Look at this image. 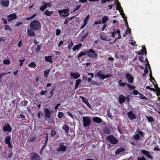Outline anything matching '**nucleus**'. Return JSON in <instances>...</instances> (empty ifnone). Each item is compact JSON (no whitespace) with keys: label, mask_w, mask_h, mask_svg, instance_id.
<instances>
[{"label":"nucleus","mask_w":160,"mask_h":160,"mask_svg":"<svg viewBox=\"0 0 160 160\" xmlns=\"http://www.w3.org/2000/svg\"><path fill=\"white\" fill-rule=\"evenodd\" d=\"M142 153L146 155L149 158L152 159V157L150 155V152L145 150H142L141 151Z\"/></svg>","instance_id":"obj_18"},{"label":"nucleus","mask_w":160,"mask_h":160,"mask_svg":"<svg viewBox=\"0 0 160 160\" xmlns=\"http://www.w3.org/2000/svg\"><path fill=\"white\" fill-rule=\"evenodd\" d=\"M10 152V151L8 150H6L5 151V154L6 156H7L8 158H11L13 156V154L12 153L10 152L9 155H8V154H9V153Z\"/></svg>","instance_id":"obj_26"},{"label":"nucleus","mask_w":160,"mask_h":160,"mask_svg":"<svg viewBox=\"0 0 160 160\" xmlns=\"http://www.w3.org/2000/svg\"><path fill=\"white\" fill-rule=\"evenodd\" d=\"M100 38L101 39L103 40H107V37H106V35L103 33L101 34Z\"/></svg>","instance_id":"obj_31"},{"label":"nucleus","mask_w":160,"mask_h":160,"mask_svg":"<svg viewBox=\"0 0 160 160\" xmlns=\"http://www.w3.org/2000/svg\"><path fill=\"white\" fill-rule=\"evenodd\" d=\"M118 99L119 103H122L125 101V97L122 95L120 96Z\"/></svg>","instance_id":"obj_23"},{"label":"nucleus","mask_w":160,"mask_h":160,"mask_svg":"<svg viewBox=\"0 0 160 160\" xmlns=\"http://www.w3.org/2000/svg\"><path fill=\"white\" fill-rule=\"evenodd\" d=\"M31 160H41V158L39 154L35 153L32 152L30 156Z\"/></svg>","instance_id":"obj_9"},{"label":"nucleus","mask_w":160,"mask_h":160,"mask_svg":"<svg viewBox=\"0 0 160 160\" xmlns=\"http://www.w3.org/2000/svg\"><path fill=\"white\" fill-rule=\"evenodd\" d=\"M108 116L109 118H112V114H111L109 112H108Z\"/></svg>","instance_id":"obj_61"},{"label":"nucleus","mask_w":160,"mask_h":160,"mask_svg":"<svg viewBox=\"0 0 160 160\" xmlns=\"http://www.w3.org/2000/svg\"><path fill=\"white\" fill-rule=\"evenodd\" d=\"M108 20V18L107 16L103 17L102 18V22L104 24Z\"/></svg>","instance_id":"obj_36"},{"label":"nucleus","mask_w":160,"mask_h":160,"mask_svg":"<svg viewBox=\"0 0 160 160\" xmlns=\"http://www.w3.org/2000/svg\"><path fill=\"white\" fill-rule=\"evenodd\" d=\"M138 133H136L133 137L135 140L138 141L139 140L140 137H143L144 133L141 131L140 129H138L137 131Z\"/></svg>","instance_id":"obj_7"},{"label":"nucleus","mask_w":160,"mask_h":160,"mask_svg":"<svg viewBox=\"0 0 160 160\" xmlns=\"http://www.w3.org/2000/svg\"><path fill=\"white\" fill-rule=\"evenodd\" d=\"M36 15V14H34L31 17H28L26 18V20H29L33 18Z\"/></svg>","instance_id":"obj_50"},{"label":"nucleus","mask_w":160,"mask_h":160,"mask_svg":"<svg viewBox=\"0 0 160 160\" xmlns=\"http://www.w3.org/2000/svg\"><path fill=\"white\" fill-rule=\"evenodd\" d=\"M86 55V53L85 52H82L80 53L78 55V57H81L83 55Z\"/></svg>","instance_id":"obj_53"},{"label":"nucleus","mask_w":160,"mask_h":160,"mask_svg":"<svg viewBox=\"0 0 160 160\" xmlns=\"http://www.w3.org/2000/svg\"><path fill=\"white\" fill-rule=\"evenodd\" d=\"M138 160H146L144 157H142L141 158H138Z\"/></svg>","instance_id":"obj_60"},{"label":"nucleus","mask_w":160,"mask_h":160,"mask_svg":"<svg viewBox=\"0 0 160 160\" xmlns=\"http://www.w3.org/2000/svg\"><path fill=\"white\" fill-rule=\"evenodd\" d=\"M41 47V45H38L37 46V47L36 49V52H38L39 50H40Z\"/></svg>","instance_id":"obj_46"},{"label":"nucleus","mask_w":160,"mask_h":160,"mask_svg":"<svg viewBox=\"0 0 160 160\" xmlns=\"http://www.w3.org/2000/svg\"><path fill=\"white\" fill-rule=\"evenodd\" d=\"M103 132L106 134H108L111 133V131L108 127H105L103 129Z\"/></svg>","instance_id":"obj_27"},{"label":"nucleus","mask_w":160,"mask_h":160,"mask_svg":"<svg viewBox=\"0 0 160 160\" xmlns=\"http://www.w3.org/2000/svg\"><path fill=\"white\" fill-rule=\"evenodd\" d=\"M116 32H117V33H118V37L116 39L115 41L118 39L120 38L121 37V36L120 33V31L119 30H118L116 31Z\"/></svg>","instance_id":"obj_44"},{"label":"nucleus","mask_w":160,"mask_h":160,"mask_svg":"<svg viewBox=\"0 0 160 160\" xmlns=\"http://www.w3.org/2000/svg\"><path fill=\"white\" fill-rule=\"evenodd\" d=\"M73 44L72 42V41H71L69 43H68V48L69 49L71 48L73 46Z\"/></svg>","instance_id":"obj_48"},{"label":"nucleus","mask_w":160,"mask_h":160,"mask_svg":"<svg viewBox=\"0 0 160 160\" xmlns=\"http://www.w3.org/2000/svg\"><path fill=\"white\" fill-rule=\"evenodd\" d=\"M19 61L20 62V66H21L23 64L22 62H24L25 60H19Z\"/></svg>","instance_id":"obj_58"},{"label":"nucleus","mask_w":160,"mask_h":160,"mask_svg":"<svg viewBox=\"0 0 160 160\" xmlns=\"http://www.w3.org/2000/svg\"><path fill=\"white\" fill-rule=\"evenodd\" d=\"M85 104L88 108H91V105L89 103L88 101L86 102Z\"/></svg>","instance_id":"obj_64"},{"label":"nucleus","mask_w":160,"mask_h":160,"mask_svg":"<svg viewBox=\"0 0 160 160\" xmlns=\"http://www.w3.org/2000/svg\"><path fill=\"white\" fill-rule=\"evenodd\" d=\"M110 33H112L111 36L112 38H114L115 37V34L116 33H117V32H116V31H115V30H114L113 32L112 31L110 32Z\"/></svg>","instance_id":"obj_49"},{"label":"nucleus","mask_w":160,"mask_h":160,"mask_svg":"<svg viewBox=\"0 0 160 160\" xmlns=\"http://www.w3.org/2000/svg\"><path fill=\"white\" fill-rule=\"evenodd\" d=\"M62 129L64 130L66 132L68 133L69 132V128L66 125H64L62 127Z\"/></svg>","instance_id":"obj_30"},{"label":"nucleus","mask_w":160,"mask_h":160,"mask_svg":"<svg viewBox=\"0 0 160 160\" xmlns=\"http://www.w3.org/2000/svg\"><path fill=\"white\" fill-rule=\"evenodd\" d=\"M87 55L92 58H94L97 57V55L95 53L94 51L92 49H89L86 52Z\"/></svg>","instance_id":"obj_8"},{"label":"nucleus","mask_w":160,"mask_h":160,"mask_svg":"<svg viewBox=\"0 0 160 160\" xmlns=\"http://www.w3.org/2000/svg\"><path fill=\"white\" fill-rule=\"evenodd\" d=\"M126 78L129 83H132L133 82L134 77L130 73H128L126 75Z\"/></svg>","instance_id":"obj_13"},{"label":"nucleus","mask_w":160,"mask_h":160,"mask_svg":"<svg viewBox=\"0 0 160 160\" xmlns=\"http://www.w3.org/2000/svg\"><path fill=\"white\" fill-rule=\"evenodd\" d=\"M63 115L64 114L63 112H59L58 113V117L59 118H61L63 116Z\"/></svg>","instance_id":"obj_43"},{"label":"nucleus","mask_w":160,"mask_h":160,"mask_svg":"<svg viewBox=\"0 0 160 160\" xmlns=\"http://www.w3.org/2000/svg\"><path fill=\"white\" fill-rule=\"evenodd\" d=\"M82 121L84 127L88 126L91 124V119L90 117L84 116L82 118Z\"/></svg>","instance_id":"obj_3"},{"label":"nucleus","mask_w":160,"mask_h":160,"mask_svg":"<svg viewBox=\"0 0 160 160\" xmlns=\"http://www.w3.org/2000/svg\"><path fill=\"white\" fill-rule=\"evenodd\" d=\"M111 75L110 74H108L107 75H104L102 73V71L99 70L96 74H95V78L98 77L103 80L104 79L110 77Z\"/></svg>","instance_id":"obj_2"},{"label":"nucleus","mask_w":160,"mask_h":160,"mask_svg":"<svg viewBox=\"0 0 160 160\" xmlns=\"http://www.w3.org/2000/svg\"><path fill=\"white\" fill-rule=\"evenodd\" d=\"M106 140L112 144H115L118 143V140L113 135H110L106 138Z\"/></svg>","instance_id":"obj_6"},{"label":"nucleus","mask_w":160,"mask_h":160,"mask_svg":"<svg viewBox=\"0 0 160 160\" xmlns=\"http://www.w3.org/2000/svg\"><path fill=\"white\" fill-rule=\"evenodd\" d=\"M3 62L4 64L7 65L9 64L10 63V61L8 59L4 60Z\"/></svg>","instance_id":"obj_41"},{"label":"nucleus","mask_w":160,"mask_h":160,"mask_svg":"<svg viewBox=\"0 0 160 160\" xmlns=\"http://www.w3.org/2000/svg\"><path fill=\"white\" fill-rule=\"evenodd\" d=\"M69 11L68 9H66L63 10H59L58 12L61 17L65 18L69 15Z\"/></svg>","instance_id":"obj_5"},{"label":"nucleus","mask_w":160,"mask_h":160,"mask_svg":"<svg viewBox=\"0 0 160 160\" xmlns=\"http://www.w3.org/2000/svg\"><path fill=\"white\" fill-rule=\"evenodd\" d=\"M90 18V15H88L84 20V23L87 24L88 22L89 21V20Z\"/></svg>","instance_id":"obj_35"},{"label":"nucleus","mask_w":160,"mask_h":160,"mask_svg":"<svg viewBox=\"0 0 160 160\" xmlns=\"http://www.w3.org/2000/svg\"><path fill=\"white\" fill-rule=\"evenodd\" d=\"M146 117L149 122H153L154 121L153 117L149 115L146 116Z\"/></svg>","instance_id":"obj_25"},{"label":"nucleus","mask_w":160,"mask_h":160,"mask_svg":"<svg viewBox=\"0 0 160 160\" xmlns=\"http://www.w3.org/2000/svg\"><path fill=\"white\" fill-rule=\"evenodd\" d=\"M88 32H86L84 35H81V37L82 38H85L88 35Z\"/></svg>","instance_id":"obj_51"},{"label":"nucleus","mask_w":160,"mask_h":160,"mask_svg":"<svg viewBox=\"0 0 160 160\" xmlns=\"http://www.w3.org/2000/svg\"><path fill=\"white\" fill-rule=\"evenodd\" d=\"M61 30L59 29H57L56 30V35H59L61 33Z\"/></svg>","instance_id":"obj_54"},{"label":"nucleus","mask_w":160,"mask_h":160,"mask_svg":"<svg viewBox=\"0 0 160 160\" xmlns=\"http://www.w3.org/2000/svg\"><path fill=\"white\" fill-rule=\"evenodd\" d=\"M116 8L117 10L118 9L119 10L120 12H121V15L122 16L123 18L124 21L126 22V24H128V23L127 22V17L125 16V15L123 13V11L122 10V8L119 2L117 3V8Z\"/></svg>","instance_id":"obj_4"},{"label":"nucleus","mask_w":160,"mask_h":160,"mask_svg":"<svg viewBox=\"0 0 160 160\" xmlns=\"http://www.w3.org/2000/svg\"><path fill=\"white\" fill-rule=\"evenodd\" d=\"M11 140V137L10 136H7L5 139V142L8 145L9 148H12V146L10 142Z\"/></svg>","instance_id":"obj_14"},{"label":"nucleus","mask_w":160,"mask_h":160,"mask_svg":"<svg viewBox=\"0 0 160 160\" xmlns=\"http://www.w3.org/2000/svg\"><path fill=\"white\" fill-rule=\"evenodd\" d=\"M45 117L46 118H50L51 117V112L48 108H46L44 110Z\"/></svg>","instance_id":"obj_16"},{"label":"nucleus","mask_w":160,"mask_h":160,"mask_svg":"<svg viewBox=\"0 0 160 160\" xmlns=\"http://www.w3.org/2000/svg\"><path fill=\"white\" fill-rule=\"evenodd\" d=\"M43 5L41 6L40 8V10L43 11L47 7V4L45 2H43L42 3Z\"/></svg>","instance_id":"obj_24"},{"label":"nucleus","mask_w":160,"mask_h":160,"mask_svg":"<svg viewBox=\"0 0 160 160\" xmlns=\"http://www.w3.org/2000/svg\"><path fill=\"white\" fill-rule=\"evenodd\" d=\"M92 120L93 122L97 123H101L102 121V119L100 118L97 117H94Z\"/></svg>","instance_id":"obj_22"},{"label":"nucleus","mask_w":160,"mask_h":160,"mask_svg":"<svg viewBox=\"0 0 160 160\" xmlns=\"http://www.w3.org/2000/svg\"><path fill=\"white\" fill-rule=\"evenodd\" d=\"M67 114L71 118H73V116L72 115V114L70 112H68Z\"/></svg>","instance_id":"obj_63"},{"label":"nucleus","mask_w":160,"mask_h":160,"mask_svg":"<svg viewBox=\"0 0 160 160\" xmlns=\"http://www.w3.org/2000/svg\"><path fill=\"white\" fill-rule=\"evenodd\" d=\"M47 92V90H46L45 91H43L41 92V94L42 95H45Z\"/></svg>","instance_id":"obj_56"},{"label":"nucleus","mask_w":160,"mask_h":160,"mask_svg":"<svg viewBox=\"0 0 160 160\" xmlns=\"http://www.w3.org/2000/svg\"><path fill=\"white\" fill-rule=\"evenodd\" d=\"M144 72L145 74H148V71L147 68L146 67L144 70Z\"/></svg>","instance_id":"obj_59"},{"label":"nucleus","mask_w":160,"mask_h":160,"mask_svg":"<svg viewBox=\"0 0 160 160\" xmlns=\"http://www.w3.org/2000/svg\"><path fill=\"white\" fill-rule=\"evenodd\" d=\"M45 60L47 62H48L51 63H52L53 62L52 57L51 56H45Z\"/></svg>","instance_id":"obj_21"},{"label":"nucleus","mask_w":160,"mask_h":160,"mask_svg":"<svg viewBox=\"0 0 160 160\" xmlns=\"http://www.w3.org/2000/svg\"><path fill=\"white\" fill-rule=\"evenodd\" d=\"M133 93L135 95H137L138 93V92L135 90L133 91Z\"/></svg>","instance_id":"obj_57"},{"label":"nucleus","mask_w":160,"mask_h":160,"mask_svg":"<svg viewBox=\"0 0 160 160\" xmlns=\"http://www.w3.org/2000/svg\"><path fill=\"white\" fill-rule=\"evenodd\" d=\"M127 85L128 86V88L130 89H133L135 88V87L134 86H132L130 85L129 84H127Z\"/></svg>","instance_id":"obj_42"},{"label":"nucleus","mask_w":160,"mask_h":160,"mask_svg":"<svg viewBox=\"0 0 160 160\" xmlns=\"http://www.w3.org/2000/svg\"><path fill=\"white\" fill-rule=\"evenodd\" d=\"M49 72L50 70L49 69H47L44 72V76L47 78H48V75L49 74Z\"/></svg>","instance_id":"obj_33"},{"label":"nucleus","mask_w":160,"mask_h":160,"mask_svg":"<svg viewBox=\"0 0 160 160\" xmlns=\"http://www.w3.org/2000/svg\"><path fill=\"white\" fill-rule=\"evenodd\" d=\"M70 75L72 79H76L79 77L80 75L77 72H71L70 73Z\"/></svg>","instance_id":"obj_12"},{"label":"nucleus","mask_w":160,"mask_h":160,"mask_svg":"<svg viewBox=\"0 0 160 160\" xmlns=\"http://www.w3.org/2000/svg\"><path fill=\"white\" fill-rule=\"evenodd\" d=\"M81 82V81L80 79H78L76 81V82L75 83V89H76L78 87L80 83Z\"/></svg>","instance_id":"obj_34"},{"label":"nucleus","mask_w":160,"mask_h":160,"mask_svg":"<svg viewBox=\"0 0 160 160\" xmlns=\"http://www.w3.org/2000/svg\"><path fill=\"white\" fill-rule=\"evenodd\" d=\"M28 66L31 68H34L36 67V65L34 62H32L28 64Z\"/></svg>","instance_id":"obj_32"},{"label":"nucleus","mask_w":160,"mask_h":160,"mask_svg":"<svg viewBox=\"0 0 160 160\" xmlns=\"http://www.w3.org/2000/svg\"><path fill=\"white\" fill-rule=\"evenodd\" d=\"M22 102L24 106H27L28 103V102L27 101L24 100L22 101Z\"/></svg>","instance_id":"obj_55"},{"label":"nucleus","mask_w":160,"mask_h":160,"mask_svg":"<svg viewBox=\"0 0 160 160\" xmlns=\"http://www.w3.org/2000/svg\"><path fill=\"white\" fill-rule=\"evenodd\" d=\"M118 83L119 86L121 87H124L126 84L125 82H123L122 80H119L118 82Z\"/></svg>","instance_id":"obj_29"},{"label":"nucleus","mask_w":160,"mask_h":160,"mask_svg":"<svg viewBox=\"0 0 160 160\" xmlns=\"http://www.w3.org/2000/svg\"><path fill=\"white\" fill-rule=\"evenodd\" d=\"M56 134V132L54 130H52L51 132V135L52 137H54Z\"/></svg>","instance_id":"obj_45"},{"label":"nucleus","mask_w":160,"mask_h":160,"mask_svg":"<svg viewBox=\"0 0 160 160\" xmlns=\"http://www.w3.org/2000/svg\"><path fill=\"white\" fill-rule=\"evenodd\" d=\"M2 129L4 132H11L12 128L10 127L9 124L8 123H6L4 124Z\"/></svg>","instance_id":"obj_11"},{"label":"nucleus","mask_w":160,"mask_h":160,"mask_svg":"<svg viewBox=\"0 0 160 160\" xmlns=\"http://www.w3.org/2000/svg\"><path fill=\"white\" fill-rule=\"evenodd\" d=\"M81 5L76 6V8L74 9L73 10L74 12H75L77 10H78V9H79L81 8Z\"/></svg>","instance_id":"obj_52"},{"label":"nucleus","mask_w":160,"mask_h":160,"mask_svg":"<svg viewBox=\"0 0 160 160\" xmlns=\"http://www.w3.org/2000/svg\"><path fill=\"white\" fill-rule=\"evenodd\" d=\"M139 95H140L139 98L141 99H145V100L147 99V98L146 97H145L144 95H143L141 93H139Z\"/></svg>","instance_id":"obj_39"},{"label":"nucleus","mask_w":160,"mask_h":160,"mask_svg":"<svg viewBox=\"0 0 160 160\" xmlns=\"http://www.w3.org/2000/svg\"><path fill=\"white\" fill-rule=\"evenodd\" d=\"M82 46L81 43H80L78 45H75L72 48L73 50L74 51L76 50L79 49Z\"/></svg>","instance_id":"obj_28"},{"label":"nucleus","mask_w":160,"mask_h":160,"mask_svg":"<svg viewBox=\"0 0 160 160\" xmlns=\"http://www.w3.org/2000/svg\"><path fill=\"white\" fill-rule=\"evenodd\" d=\"M127 27L128 28L127 30L125 32V33L126 34H130L131 33V29L130 28H128V24H126Z\"/></svg>","instance_id":"obj_37"},{"label":"nucleus","mask_w":160,"mask_h":160,"mask_svg":"<svg viewBox=\"0 0 160 160\" xmlns=\"http://www.w3.org/2000/svg\"><path fill=\"white\" fill-rule=\"evenodd\" d=\"M17 18L16 14L13 13L8 16V19L9 22Z\"/></svg>","instance_id":"obj_15"},{"label":"nucleus","mask_w":160,"mask_h":160,"mask_svg":"<svg viewBox=\"0 0 160 160\" xmlns=\"http://www.w3.org/2000/svg\"><path fill=\"white\" fill-rule=\"evenodd\" d=\"M69 20V18H66L65 20V21L64 22V23L65 24H66L68 23Z\"/></svg>","instance_id":"obj_62"},{"label":"nucleus","mask_w":160,"mask_h":160,"mask_svg":"<svg viewBox=\"0 0 160 160\" xmlns=\"http://www.w3.org/2000/svg\"><path fill=\"white\" fill-rule=\"evenodd\" d=\"M128 115L129 118L130 120L135 119L136 118V116L133 113L132 111H130L128 112Z\"/></svg>","instance_id":"obj_17"},{"label":"nucleus","mask_w":160,"mask_h":160,"mask_svg":"<svg viewBox=\"0 0 160 160\" xmlns=\"http://www.w3.org/2000/svg\"><path fill=\"white\" fill-rule=\"evenodd\" d=\"M141 52H143L144 53H145V54H146V48H144V46H143L142 47V49L141 50Z\"/></svg>","instance_id":"obj_47"},{"label":"nucleus","mask_w":160,"mask_h":160,"mask_svg":"<svg viewBox=\"0 0 160 160\" xmlns=\"http://www.w3.org/2000/svg\"><path fill=\"white\" fill-rule=\"evenodd\" d=\"M80 98L82 99V101L84 103H86L88 101L87 99H86L85 97L82 96H79Z\"/></svg>","instance_id":"obj_40"},{"label":"nucleus","mask_w":160,"mask_h":160,"mask_svg":"<svg viewBox=\"0 0 160 160\" xmlns=\"http://www.w3.org/2000/svg\"><path fill=\"white\" fill-rule=\"evenodd\" d=\"M66 146L64 145L62 143H60L59 144L57 150L58 152H64L66 151Z\"/></svg>","instance_id":"obj_10"},{"label":"nucleus","mask_w":160,"mask_h":160,"mask_svg":"<svg viewBox=\"0 0 160 160\" xmlns=\"http://www.w3.org/2000/svg\"><path fill=\"white\" fill-rule=\"evenodd\" d=\"M32 29H28L27 30V34L28 36L33 37L35 35V33Z\"/></svg>","instance_id":"obj_20"},{"label":"nucleus","mask_w":160,"mask_h":160,"mask_svg":"<svg viewBox=\"0 0 160 160\" xmlns=\"http://www.w3.org/2000/svg\"><path fill=\"white\" fill-rule=\"evenodd\" d=\"M53 11L50 12L48 10H46L44 13L45 14L48 16H50Z\"/></svg>","instance_id":"obj_38"},{"label":"nucleus","mask_w":160,"mask_h":160,"mask_svg":"<svg viewBox=\"0 0 160 160\" xmlns=\"http://www.w3.org/2000/svg\"><path fill=\"white\" fill-rule=\"evenodd\" d=\"M9 3L8 0H2L1 2V5L3 7H7L9 5Z\"/></svg>","instance_id":"obj_19"},{"label":"nucleus","mask_w":160,"mask_h":160,"mask_svg":"<svg viewBox=\"0 0 160 160\" xmlns=\"http://www.w3.org/2000/svg\"><path fill=\"white\" fill-rule=\"evenodd\" d=\"M31 28L33 30H37L40 28L41 27L40 22L37 20L32 21L30 24Z\"/></svg>","instance_id":"obj_1"}]
</instances>
